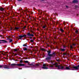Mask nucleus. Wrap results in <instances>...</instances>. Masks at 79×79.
<instances>
[{
    "label": "nucleus",
    "mask_w": 79,
    "mask_h": 79,
    "mask_svg": "<svg viewBox=\"0 0 79 79\" xmlns=\"http://www.w3.org/2000/svg\"><path fill=\"white\" fill-rule=\"evenodd\" d=\"M51 63H52V64L50 65H48V64H44L42 68L44 69H48V68L47 67V66H48L50 69H55V68L57 67L58 69H64V70H75V69H79V65L77 66H73L72 67H71L70 66L65 67V66H59L58 63H56L53 61L51 60Z\"/></svg>",
    "instance_id": "f257e3e1"
},
{
    "label": "nucleus",
    "mask_w": 79,
    "mask_h": 79,
    "mask_svg": "<svg viewBox=\"0 0 79 79\" xmlns=\"http://www.w3.org/2000/svg\"><path fill=\"white\" fill-rule=\"evenodd\" d=\"M48 53V55L49 56V57H48L47 58H46L45 59L48 62V60H51V57L53 55H54V56H55L56 54L55 53H53L52 54H50V53H51V51H47Z\"/></svg>",
    "instance_id": "f03ea898"
},
{
    "label": "nucleus",
    "mask_w": 79,
    "mask_h": 79,
    "mask_svg": "<svg viewBox=\"0 0 79 79\" xmlns=\"http://www.w3.org/2000/svg\"><path fill=\"white\" fill-rule=\"evenodd\" d=\"M16 66H25V64H23L19 63V64H16Z\"/></svg>",
    "instance_id": "7ed1b4c3"
},
{
    "label": "nucleus",
    "mask_w": 79,
    "mask_h": 79,
    "mask_svg": "<svg viewBox=\"0 0 79 79\" xmlns=\"http://www.w3.org/2000/svg\"><path fill=\"white\" fill-rule=\"evenodd\" d=\"M0 41H1L0 42V44H4V43H6L7 42L5 40H0Z\"/></svg>",
    "instance_id": "20e7f679"
},
{
    "label": "nucleus",
    "mask_w": 79,
    "mask_h": 79,
    "mask_svg": "<svg viewBox=\"0 0 79 79\" xmlns=\"http://www.w3.org/2000/svg\"><path fill=\"white\" fill-rule=\"evenodd\" d=\"M3 66H4V67H2V68H5L6 69H8V67H9V66L8 65H3Z\"/></svg>",
    "instance_id": "39448f33"
},
{
    "label": "nucleus",
    "mask_w": 79,
    "mask_h": 79,
    "mask_svg": "<svg viewBox=\"0 0 79 79\" xmlns=\"http://www.w3.org/2000/svg\"><path fill=\"white\" fill-rule=\"evenodd\" d=\"M73 3H78V1L77 0H73Z\"/></svg>",
    "instance_id": "423d86ee"
},
{
    "label": "nucleus",
    "mask_w": 79,
    "mask_h": 79,
    "mask_svg": "<svg viewBox=\"0 0 79 79\" xmlns=\"http://www.w3.org/2000/svg\"><path fill=\"white\" fill-rule=\"evenodd\" d=\"M27 35H28V36H31L32 37H34V35L31 34L29 32L28 33Z\"/></svg>",
    "instance_id": "0eeeda50"
},
{
    "label": "nucleus",
    "mask_w": 79,
    "mask_h": 79,
    "mask_svg": "<svg viewBox=\"0 0 79 79\" xmlns=\"http://www.w3.org/2000/svg\"><path fill=\"white\" fill-rule=\"evenodd\" d=\"M11 66H12V67H14L16 65V64H10Z\"/></svg>",
    "instance_id": "6e6552de"
},
{
    "label": "nucleus",
    "mask_w": 79,
    "mask_h": 79,
    "mask_svg": "<svg viewBox=\"0 0 79 79\" xmlns=\"http://www.w3.org/2000/svg\"><path fill=\"white\" fill-rule=\"evenodd\" d=\"M4 66H6V65H0V68H3V67H4Z\"/></svg>",
    "instance_id": "1a4fd4ad"
},
{
    "label": "nucleus",
    "mask_w": 79,
    "mask_h": 79,
    "mask_svg": "<svg viewBox=\"0 0 79 79\" xmlns=\"http://www.w3.org/2000/svg\"><path fill=\"white\" fill-rule=\"evenodd\" d=\"M19 39H21L23 37V35H19Z\"/></svg>",
    "instance_id": "9d476101"
},
{
    "label": "nucleus",
    "mask_w": 79,
    "mask_h": 79,
    "mask_svg": "<svg viewBox=\"0 0 79 79\" xmlns=\"http://www.w3.org/2000/svg\"><path fill=\"white\" fill-rule=\"evenodd\" d=\"M0 10L3 11H4V9L3 8H0Z\"/></svg>",
    "instance_id": "9b49d317"
},
{
    "label": "nucleus",
    "mask_w": 79,
    "mask_h": 79,
    "mask_svg": "<svg viewBox=\"0 0 79 79\" xmlns=\"http://www.w3.org/2000/svg\"><path fill=\"white\" fill-rule=\"evenodd\" d=\"M60 50H61V51H62V52H64V51H65V49H64L61 48V49H60Z\"/></svg>",
    "instance_id": "f8f14e48"
},
{
    "label": "nucleus",
    "mask_w": 79,
    "mask_h": 79,
    "mask_svg": "<svg viewBox=\"0 0 79 79\" xmlns=\"http://www.w3.org/2000/svg\"><path fill=\"white\" fill-rule=\"evenodd\" d=\"M24 63H29V61L27 60H25L24 61Z\"/></svg>",
    "instance_id": "ddd939ff"
},
{
    "label": "nucleus",
    "mask_w": 79,
    "mask_h": 79,
    "mask_svg": "<svg viewBox=\"0 0 79 79\" xmlns=\"http://www.w3.org/2000/svg\"><path fill=\"white\" fill-rule=\"evenodd\" d=\"M19 50V49H14V51L15 52H17V51H18V50Z\"/></svg>",
    "instance_id": "4468645a"
},
{
    "label": "nucleus",
    "mask_w": 79,
    "mask_h": 79,
    "mask_svg": "<svg viewBox=\"0 0 79 79\" xmlns=\"http://www.w3.org/2000/svg\"><path fill=\"white\" fill-rule=\"evenodd\" d=\"M9 42H13V40H12L11 39H9Z\"/></svg>",
    "instance_id": "2eb2a0df"
},
{
    "label": "nucleus",
    "mask_w": 79,
    "mask_h": 79,
    "mask_svg": "<svg viewBox=\"0 0 79 79\" xmlns=\"http://www.w3.org/2000/svg\"><path fill=\"white\" fill-rule=\"evenodd\" d=\"M28 65H31V66H34V63H32L31 64H28Z\"/></svg>",
    "instance_id": "dca6fc26"
},
{
    "label": "nucleus",
    "mask_w": 79,
    "mask_h": 79,
    "mask_svg": "<svg viewBox=\"0 0 79 79\" xmlns=\"http://www.w3.org/2000/svg\"><path fill=\"white\" fill-rule=\"evenodd\" d=\"M60 30L61 31V32H64V30H63V29L60 28Z\"/></svg>",
    "instance_id": "f3484780"
},
{
    "label": "nucleus",
    "mask_w": 79,
    "mask_h": 79,
    "mask_svg": "<svg viewBox=\"0 0 79 79\" xmlns=\"http://www.w3.org/2000/svg\"><path fill=\"white\" fill-rule=\"evenodd\" d=\"M74 6L75 7V8H78L79 7V6H77L76 5H75Z\"/></svg>",
    "instance_id": "a211bd4d"
},
{
    "label": "nucleus",
    "mask_w": 79,
    "mask_h": 79,
    "mask_svg": "<svg viewBox=\"0 0 79 79\" xmlns=\"http://www.w3.org/2000/svg\"><path fill=\"white\" fill-rule=\"evenodd\" d=\"M78 30H77L75 32V33H76V34H78Z\"/></svg>",
    "instance_id": "6ab92c4d"
},
{
    "label": "nucleus",
    "mask_w": 79,
    "mask_h": 79,
    "mask_svg": "<svg viewBox=\"0 0 79 79\" xmlns=\"http://www.w3.org/2000/svg\"><path fill=\"white\" fill-rule=\"evenodd\" d=\"M6 53H8V52H5V54H3V53H2V54L3 55H5V54H6Z\"/></svg>",
    "instance_id": "aec40b11"
},
{
    "label": "nucleus",
    "mask_w": 79,
    "mask_h": 79,
    "mask_svg": "<svg viewBox=\"0 0 79 79\" xmlns=\"http://www.w3.org/2000/svg\"><path fill=\"white\" fill-rule=\"evenodd\" d=\"M70 48H72V49L73 48V45H70Z\"/></svg>",
    "instance_id": "412c9836"
},
{
    "label": "nucleus",
    "mask_w": 79,
    "mask_h": 79,
    "mask_svg": "<svg viewBox=\"0 0 79 79\" xmlns=\"http://www.w3.org/2000/svg\"><path fill=\"white\" fill-rule=\"evenodd\" d=\"M45 27H46V26H44L43 27V28H44V29H45Z\"/></svg>",
    "instance_id": "4be33fe9"
},
{
    "label": "nucleus",
    "mask_w": 79,
    "mask_h": 79,
    "mask_svg": "<svg viewBox=\"0 0 79 79\" xmlns=\"http://www.w3.org/2000/svg\"><path fill=\"white\" fill-rule=\"evenodd\" d=\"M19 27H15V29H19Z\"/></svg>",
    "instance_id": "5701e85b"
},
{
    "label": "nucleus",
    "mask_w": 79,
    "mask_h": 79,
    "mask_svg": "<svg viewBox=\"0 0 79 79\" xmlns=\"http://www.w3.org/2000/svg\"><path fill=\"white\" fill-rule=\"evenodd\" d=\"M27 48H24V49H23V50H24V51H26V50H27Z\"/></svg>",
    "instance_id": "b1692460"
},
{
    "label": "nucleus",
    "mask_w": 79,
    "mask_h": 79,
    "mask_svg": "<svg viewBox=\"0 0 79 79\" xmlns=\"http://www.w3.org/2000/svg\"><path fill=\"white\" fill-rule=\"evenodd\" d=\"M23 37H26V35H22Z\"/></svg>",
    "instance_id": "393cba45"
},
{
    "label": "nucleus",
    "mask_w": 79,
    "mask_h": 79,
    "mask_svg": "<svg viewBox=\"0 0 79 79\" xmlns=\"http://www.w3.org/2000/svg\"><path fill=\"white\" fill-rule=\"evenodd\" d=\"M63 55H67V54H66V53H64Z\"/></svg>",
    "instance_id": "a878e982"
},
{
    "label": "nucleus",
    "mask_w": 79,
    "mask_h": 79,
    "mask_svg": "<svg viewBox=\"0 0 79 79\" xmlns=\"http://www.w3.org/2000/svg\"><path fill=\"white\" fill-rule=\"evenodd\" d=\"M23 47H24V46H25L26 47H27V45H25V44H23Z\"/></svg>",
    "instance_id": "bb28decb"
},
{
    "label": "nucleus",
    "mask_w": 79,
    "mask_h": 79,
    "mask_svg": "<svg viewBox=\"0 0 79 79\" xmlns=\"http://www.w3.org/2000/svg\"><path fill=\"white\" fill-rule=\"evenodd\" d=\"M76 45V44H74V43H73V45H74V46H75V45Z\"/></svg>",
    "instance_id": "cd10ccee"
},
{
    "label": "nucleus",
    "mask_w": 79,
    "mask_h": 79,
    "mask_svg": "<svg viewBox=\"0 0 79 79\" xmlns=\"http://www.w3.org/2000/svg\"><path fill=\"white\" fill-rule=\"evenodd\" d=\"M30 41L31 42H34V40H31Z\"/></svg>",
    "instance_id": "c85d7f7f"
},
{
    "label": "nucleus",
    "mask_w": 79,
    "mask_h": 79,
    "mask_svg": "<svg viewBox=\"0 0 79 79\" xmlns=\"http://www.w3.org/2000/svg\"><path fill=\"white\" fill-rule=\"evenodd\" d=\"M42 50H43V51L45 50V49H44V48H42L41 49Z\"/></svg>",
    "instance_id": "c756f323"
},
{
    "label": "nucleus",
    "mask_w": 79,
    "mask_h": 79,
    "mask_svg": "<svg viewBox=\"0 0 79 79\" xmlns=\"http://www.w3.org/2000/svg\"><path fill=\"white\" fill-rule=\"evenodd\" d=\"M20 63H23V61L21 60H20Z\"/></svg>",
    "instance_id": "7c9ffc66"
},
{
    "label": "nucleus",
    "mask_w": 79,
    "mask_h": 79,
    "mask_svg": "<svg viewBox=\"0 0 79 79\" xmlns=\"http://www.w3.org/2000/svg\"><path fill=\"white\" fill-rule=\"evenodd\" d=\"M66 8H68V6H66Z\"/></svg>",
    "instance_id": "2f4dec72"
},
{
    "label": "nucleus",
    "mask_w": 79,
    "mask_h": 79,
    "mask_svg": "<svg viewBox=\"0 0 79 79\" xmlns=\"http://www.w3.org/2000/svg\"><path fill=\"white\" fill-rule=\"evenodd\" d=\"M26 26L24 27H23V29H25V28H26Z\"/></svg>",
    "instance_id": "473e14b6"
},
{
    "label": "nucleus",
    "mask_w": 79,
    "mask_h": 79,
    "mask_svg": "<svg viewBox=\"0 0 79 79\" xmlns=\"http://www.w3.org/2000/svg\"><path fill=\"white\" fill-rule=\"evenodd\" d=\"M18 1H19V2H21V1H22V0H18Z\"/></svg>",
    "instance_id": "72a5a7b5"
},
{
    "label": "nucleus",
    "mask_w": 79,
    "mask_h": 79,
    "mask_svg": "<svg viewBox=\"0 0 79 79\" xmlns=\"http://www.w3.org/2000/svg\"><path fill=\"white\" fill-rule=\"evenodd\" d=\"M19 69H22V68H21L20 69L19 68Z\"/></svg>",
    "instance_id": "f704fd0d"
},
{
    "label": "nucleus",
    "mask_w": 79,
    "mask_h": 79,
    "mask_svg": "<svg viewBox=\"0 0 79 79\" xmlns=\"http://www.w3.org/2000/svg\"><path fill=\"white\" fill-rule=\"evenodd\" d=\"M57 60L58 61V62H60V60Z\"/></svg>",
    "instance_id": "c9c22d12"
},
{
    "label": "nucleus",
    "mask_w": 79,
    "mask_h": 79,
    "mask_svg": "<svg viewBox=\"0 0 79 79\" xmlns=\"http://www.w3.org/2000/svg\"><path fill=\"white\" fill-rule=\"evenodd\" d=\"M2 35H0V37H2Z\"/></svg>",
    "instance_id": "e433bc0d"
},
{
    "label": "nucleus",
    "mask_w": 79,
    "mask_h": 79,
    "mask_svg": "<svg viewBox=\"0 0 79 79\" xmlns=\"http://www.w3.org/2000/svg\"><path fill=\"white\" fill-rule=\"evenodd\" d=\"M66 46H64V48H65Z\"/></svg>",
    "instance_id": "4c0bfd02"
},
{
    "label": "nucleus",
    "mask_w": 79,
    "mask_h": 79,
    "mask_svg": "<svg viewBox=\"0 0 79 79\" xmlns=\"http://www.w3.org/2000/svg\"><path fill=\"white\" fill-rule=\"evenodd\" d=\"M30 39H31L32 38H31V37H30Z\"/></svg>",
    "instance_id": "58836bf2"
},
{
    "label": "nucleus",
    "mask_w": 79,
    "mask_h": 79,
    "mask_svg": "<svg viewBox=\"0 0 79 79\" xmlns=\"http://www.w3.org/2000/svg\"><path fill=\"white\" fill-rule=\"evenodd\" d=\"M15 55H17V54H15Z\"/></svg>",
    "instance_id": "ea45409f"
}]
</instances>
